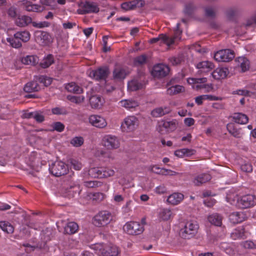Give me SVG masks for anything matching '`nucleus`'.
<instances>
[{
    "instance_id": "79ce46f5",
    "label": "nucleus",
    "mask_w": 256,
    "mask_h": 256,
    "mask_svg": "<svg viewBox=\"0 0 256 256\" xmlns=\"http://www.w3.org/2000/svg\"><path fill=\"white\" fill-rule=\"evenodd\" d=\"M36 78L38 80V82L43 84L46 86H50L52 82V79L46 76H36Z\"/></svg>"
},
{
    "instance_id": "c9c22d12",
    "label": "nucleus",
    "mask_w": 256,
    "mask_h": 256,
    "mask_svg": "<svg viewBox=\"0 0 256 256\" xmlns=\"http://www.w3.org/2000/svg\"><path fill=\"white\" fill-rule=\"evenodd\" d=\"M14 36L24 42H28L30 38V34L28 31L17 32Z\"/></svg>"
},
{
    "instance_id": "37998d69",
    "label": "nucleus",
    "mask_w": 256,
    "mask_h": 256,
    "mask_svg": "<svg viewBox=\"0 0 256 256\" xmlns=\"http://www.w3.org/2000/svg\"><path fill=\"white\" fill-rule=\"evenodd\" d=\"M84 140L82 136H75L70 140V144L75 147H80L84 144Z\"/></svg>"
},
{
    "instance_id": "473e14b6",
    "label": "nucleus",
    "mask_w": 256,
    "mask_h": 256,
    "mask_svg": "<svg viewBox=\"0 0 256 256\" xmlns=\"http://www.w3.org/2000/svg\"><path fill=\"white\" fill-rule=\"evenodd\" d=\"M22 62L24 64L35 66L38 62V58L36 56H27L22 59Z\"/></svg>"
},
{
    "instance_id": "0eeeda50",
    "label": "nucleus",
    "mask_w": 256,
    "mask_h": 256,
    "mask_svg": "<svg viewBox=\"0 0 256 256\" xmlns=\"http://www.w3.org/2000/svg\"><path fill=\"white\" fill-rule=\"evenodd\" d=\"M256 204V196L252 194H246L238 200V205L241 208H248Z\"/></svg>"
},
{
    "instance_id": "0e129e2a",
    "label": "nucleus",
    "mask_w": 256,
    "mask_h": 256,
    "mask_svg": "<svg viewBox=\"0 0 256 256\" xmlns=\"http://www.w3.org/2000/svg\"><path fill=\"white\" fill-rule=\"evenodd\" d=\"M84 186L88 188H96L98 187L100 185V182L98 181H87L85 182Z\"/></svg>"
},
{
    "instance_id": "72a5a7b5",
    "label": "nucleus",
    "mask_w": 256,
    "mask_h": 256,
    "mask_svg": "<svg viewBox=\"0 0 256 256\" xmlns=\"http://www.w3.org/2000/svg\"><path fill=\"white\" fill-rule=\"evenodd\" d=\"M0 228L4 232L8 234H12L14 231L13 226L6 221H0Z\"/></svg>"
},
{
    "instance_id": "ddd939ff",
    "label": "nucleus",
    "mask_w": 256,
    "mask_h": 256,
    "mask_svg": "<svg viewBox=\"0 0 256 256\" xmlns=\"http://www.w3.org/2000/svg\"><path fill=\"white\" fill-rule=\"evenodd\" d=\"M36 40L42 46H46L52 42V38L49 33L44 31L36 32Z\"/></svg>"
},
{
    "instance_id": "412c9836",
    "label": "nucleus",
    "mask_w": 256,
    "mask_h": 256,
    "mask_svg": "<svg viewBox=\"0 0 256 256\" xmlns=\"http://www.w3.org/2000/svg\"><path fill=\"white\" fill-rule=\"evenodd\" d=\"M32 22V18L25 15L18 16L15 20L16 24L20 27H25Z\"/></svg>"
},
{
    "instance_id": "c756f323",
    "label": "nucleus",
    "mask_w": 256,
    "mask_h": 256,
    "mask_svg": "<svg viewBox=\"0 0 256 256\" xmlns=\"http://www.w3.org/2000/svg\"><path fill=\"white\" fill-rule=\"evenodd\" d=\"M65 88L68 92L74 94H81L83 92L82 88L74 82L67 84L65 86Z\"/></svg>"
},
{
    "instance_id": "de8ad7c7",
    "label": "nucleus",
    "mask_w": 256,
    "mask_h": 256,
    "mask_svg": "<svg viewBox=\"0 0 256 256\" xmlns=\"http://www.w3.org/2000/svg\"><path fill=\"white\" fill-rule=\"evenodd\" d=\"M18 38H7L6 40L10 44L11 46L15 48H19L22 46V44Z\"/></svg>"
},
{
    "instance_id": "393cba45",
    "label": "nucleus",
    "mask_w": 256,
    "mask_h": 256,
    "mask_svg": "<svg viewBox=\"0 0 256 256\" xmlns=\"http://www.w3.org/2000/svg\"><path fill=\"white\" fill-rule=\"evenodd\" d=\"M226 128L232 136L236 138H240L242 136L241 129L238 128L236 126L234 123H229L226 126Z\"/></svg>"
},
{
    "instance_id": "7ed1b4c3",
    "label": "nucleus",
    "mask_w": 256,
    "mask_h": 256,
    "mask_svg": "<svg viewBox=\"0 0 256 256\" xmlns=\"http://www.w3.org/2000/svg\"><path fill=\"white\" fill-rule=\"evenodd\" d=\"M139 122L135 116H128L126 118L121 124L122 132H129L134 131L138 128Z\"/></svg>"
},
{
    "instance_id": "5fc2aeb1",
    "label": "nucleus",
    "mask_w": 256,
    "mask_h": 256,
    "mask_svg": "<svg viewBox=\"0 0 256 256\" xmlns=\"http://www.w3.org/2000/svg\"><path fill=\"white\" fill-rule=\"evenodd\" d=\"M238 62H240V67L242 72L246 71L249 68V62L244 58H240Z\"/></svg>"
},
{
    "instance_id": "5701e85b",
    "label": "nucleus",
    "mask_w": 256,
    "mask_h": 256,
    "mask_svg": "<svg viewBox=\"0 0 256 256\" xmlns=\"http://www.w3.org/2000/svg\"><path fill=\"white\" fill-rule=\"evenodd\" d=\"M211 179V176L208 174H202L196 176L193 180L194 184L200 186L208 182Z\"/></svg>"
},
{
    "instance_id": "4468645a",
    "label": "nucleus",
    "mask_w": 256,
    "mask_h": 256,
    "mask_svg": "<svg viewBox=\"0 0 256 256\" xmlns=\"http://www.w3.org/2000/svg\"><path fill=\"white\" fill-rule=\"evenodd\" d=\"M64 188L65 189L66 192L71 193L72 192H76L77 189V186L74 183L72 177L71 175L66 176L64 178Z\"/></svg>"
},
{
    "instance_id": "3c124183",
    "label": "nucleus",
    "mask_w": 256,
    "mask_h": 256,
    "mask_svg": "<svg viewBox=\"0 0 256 256\" xmlns=\"http://www.w3.org/2000/svg\"><path fill=\"white\" fill-rule=\"evenodd\" d=\"M192 151V150H189L188 148H182L176 150L174 152V154L178 157L182 158L186 154V156L190 155V152Z\"/></svg>"
},
{
    "instance_id": "c03bdc74",
    "label": "nucleus",
    "mask_w": 256,
    "mask_h": 256,
    "mask_svg": "<svg viewBox=\"0 0 256 256\" xmlns=\"http://www.w3.org/2000/svg\"><path fill=\"white\" fill-rule=\"evenodd\" d=\"M183 88L182 86L176 85L168 88L167 90V92L170 95L176 94L181 92Z\"/></svg>"
},
{
    "instance_id": "58836bf2",
    "label": "nucleus",
    "mask_w": 256,
    "mask_h": 256,
    "mask_svg": "<svg viewBox=\"0 0 256 256\" xmlns=\"http://www.w3.org/2000/svg\"><path fill=\"white\" fill-rule=\"evenodd\" d=\"M142 84L138 80H133L128 83V88L132 91H136L141 89Z\"/></svg>"
},
{
    "instance_id": "9b49d317",
    "label": "nucleus",
    "mask_w": 256,
    "mask_h": 256,
    "mask_svg": "<svg viewBox=\"0 0 256 256\" xmlns=\"http://www.w3.org/2000/svg\"><path fill=\"white\" fill-rule=\"evenodd\" d=\"M102 143L104 147L108 150L118 148L120 146V142L116 136L106 135L102 138Z\"/></svg>"
},
{
    "instance_id": "69168bd1",
    "label": "nucleus",
    "mask_w": 256,
    "mask_h": 256,
    "mask_svg": "<svg viewBox=\"0 0 256 256\" xmlns=\"http://www.w3.org/2000/svg\"><path fill=\"white\" fill-rule=\"evenodd\" d=\"M256 24V14L248 18L245 24L246 26H250Z\"/></svg>"
},
{
    "instance_id": "dca6fc26",
    "label": "nucleus",
    "mask_w": 256,
    "mask_h": 256,
    "mask_svg": "<svg viewBox=\"0 0 256 256\" xmlns=\"http://www.w3.org/2000/svg\"><path fill=\"white\" fill-rule=\"evenodd\" d=\"M21 2L25 10L28 12H40L44 9V7L38 4H32V2L27 0H23Z\"/></svg>"
},
{
    "instance_id": "f257e3e1",
    "label": "nucleus",
    "mask_w": 256,
    "mask_h": 256,
    "mask_svg": "<svg viewBox=\"0 0 256 256\" xmlns=\"http://www.w3.org/2000/svg\"><path fill=\"white\" fill-rule=\"evenodd\" d=\"M112 216L110 212L104 210L100 212L93 218V224L96 226H104L112 220Z\"/></svg>"
},
{
    "instance_id": "9d476101",
    "label": "nucleus",
    "mask_w": 256,
    "mask_h": 256,
    "mask_svg": "<svg viewBox=\"0 0 256 256\" xmlns=\"http://www.w3.org/2000/svg\"><path fill=\"white\" fill-rule=\"evenodd\" d=\"M170 70V68L167 66L158 64L154 66L152 74L154 78H160L166 76Z\"/></svg>"
},
{
    "instance_id": "4c0bfd02",
    "label": "nucleus",
    "mask_w": 256,
    "mask_h": 256,
    "mask_svg": "<svg viewBox=\"0 0 256 256\" xmlns=\"http://www.w3.org/2000/svg\"><path fill=\"white\" fill-rule=\"evenodd\" d=\"M102 170L101 168H92L88 170V174L90 178H100L101 170Z\"/></svg>"
},
{
    "instance_id": "aec40b11",
    "label": "nucleus",
    "mask_w": 256,
    "mask_h": 256,
    "mask_svg": "<svg viewBox=\"0 0 256 256\" xmlns=\"http://www.w3.org/2000/svg\"><path fill=\"white\" fill-rule=\"evenodd\" d=\"M246 215L243 212H234L229 216V219L233 224H238L244 221Z\"/></svg>"
},
{
    "instance_id": "b1692460",
    "label": "nucleus",
    "mask_w": 256,
    "mask_h": 256,
    "mask_svg": "<svg viewBox=\"0 0 256 256\" xmlns=\"http://www.w3.org/2000/svg\"><path fill=\"white\" fill-rule=\"evenodd\" d=\"M170 112L171 110L169 107H159L153 110L151 112V114L154 117L158 118L168 114Z\"/></svg>"
},
{
    "instance_id": "e433bc0d",
    "label": "nucleus",
    "mask_w": 256,
    "mask_h": 256,
    "mask_svg": "<svg viewBox=\"0 0 256 256\" xmlns=\"http://www.w3.org/2000/svg\"><path fill=\"white\" fill-rule=\"evenodd\" d=\"M121 106L130 109L138 106L137 102L132 100H125L120 102Z\"/></svg>"
},
{
    "instance_id": "20e7f679",
    "label": "nucleus",
    "mask_w": 256,
    "mask_h": 256,
    "mask_svg": "<svg viewBox=\"0 0 256 256\" xmlns=\"http://www.w3.org/2000/svg\"><path fill=\"white\" fill-rule=\"evenodd\" d=\"M49 170L52 174L58 177L66 174L68 168L64 162L56 161L50 166Z\"/></svg>"
},
{
    "instance_id": "6e6d98bb",
    "label": "nucleus",
    "mask_w": 256,
    "mask_h": 256,
    "mask_svg": "<svg viewBox=\"0 0 256 256\" xmlns=\"http://www.w3.org/2000/svg\"><path fill=\"white\" fill-rule=\"evenodd\" d=\"M195 6L192 2H190L185 6L184 12L186 15L190 16L192 14Z\"/></svg>"
},
{
    "instance_id": "c85d7f7f",
    "label": "nucleus",
    "mask_w": 256,
    "mask_h": 256,
    "mask_svg": "<svg viewBox=\"0 0 256 256\" xmlns=\"http://www.w3.org/2000/svg\"><path fill=\"white\" fill-rule=\"evenodd\" d=\"M90 104L92 108H98L102 104V101L100 96L94 95L90 98Z\"/></svg>"
},
{
    "instance_id": "bb28decb",
    "label": "nucleus",
    "mask_w": 256,
    "mask_h": 256,
    "mask_svg": "<svg viewBox=\"0 0 256 256\" xmlns=\"http://www.w3.org/2000/svg\"><path fill=\"white\" fill-rule=\"evenodd\" d=\"M230 236L233 240L246 238V236L244 228L242 226L234 230V231L231 233Z\"/></svg>"
},
{
    "instance_id": "6ab92c4d",
    "label": "nucleus",
    "mask_w": 256,
    "mask_h": 256,
    "mask_svg": "<svg viewBox=\"0 0 256 256\" xmlns=\"http://www.w3.org/2000/svg\"><path fill=\"white\" fill-rule=\"evenodd\" d=\"M240 10L236 6L228 8L225 12L226 18L230 21H234L236 17L240 14Z\"/></svg>"
},
{
    "instance_id": "603ef678",
    "label": "nucleus",
    "mask_w": 256,
    "mask_h": 256,
    "mask_svg": "<svg viewBox=\"0 0 256 256\" xmlns=\"http://www.w3.org/2000/svg\"><path fill=\"white\" fill-rule=\"evenodd\" d=\"M198 68H208V70H210L214 68V64L212 62L208 61H204L200 62L198 64Z\"/></svg>"
},
{
    "instance_id": "f8f14e48",
    "label": "nucleus",
    "mask_w": 256,
    "mask_h": 256,
    "mask_svg": "<svg viewBox=\"0 0 256 256\" xmlns=\"http://www.w3.org/2000/svg\"><path fill=\"white\" fill-rule=\"evenodd\" d=\"M110 74L109 69L107 67L99 68L90 72V76L96 80H106Z\"/></svg>"
},
{
    "instance_id": "cd10ccee",
    "label": "nucleus",
    "mask_w": 256,
    "mask_h": 256,
    "mask_svg": "<svg viewBox=\"0 0 256 256\" xmlns=\"http://www.w3.org/2000/svg\"><path fill=\"white\" fill-rule=\"evenodd\" d=\"M78 229V226L74 222H70L65 226L64 234H75Z\"/></svg>"
},
{
    "instance_id": "f704fd0d",
    "label": "nucleus",
    "mask_w": 256,
    "mask_h": 256,
    "mask_svg": "<svg viewBox=\"0 0 256 256\" xmlns=\"http://www.w3.org/2000/svg\"><path fill=\"white\" fill-rule=\"evenodd\" d=\"M126 75V70L120 68H116L113 72V76L116 80L124 79Z\"/></svg>"
},
{
    "instance_id": "338daca9",
    "label": "nucleus",
    "mask_w": 256,
    "mask_h": 256,
    "mask_svg": "<svg viewBox=\"0 0 256 256\" xmlns=\"http://www.w3.org/2000/svg\"><path fill=\"white\" fill-rule=\"evenodd\" d=\"M40 1L42 4L51 6L52 8H54L56 5L55 0H40Z\"/></svg>"
},
{
    "instance_id": "49530a36",
    "label": "nucleus",
    "mask_w": 256,
    "mask_h": 256,
    "mask_svg": "<svg viewBox=\"0 0 256 256\" xmlns=\"http://www.w3.org/2000/svg\"><path fill=\"white\" fill-rule=\"evenodd\" d=\"M67 98L72 102L78 104L84 101V96H73L69 95L67 96Z\"/></svg>"
},
{
    "instance_id": "052dcab7",
    "label": "nucleus",
    "mask_w": 256,
    "mask_h": 256,
    "mask_svg": "<svg viewBox=\"0 0 256 256\" xmlns=\"http://www.w3.org/2000/svg\"><path fill=\"white\" fill-rule=\"evenodd\" d=\"M38 122L40 123L44 120V116L40 111H35L34 118Z\"/></svg>"
},
{
    "instance_id": "2eb2a0df",
    "label": "nucleus",
    "mask_w": 256,
    "mask_h": 256,
    "mask_svg": "<svg viewBox=\"0 0 256 256\" xmlns=\"http://www.w3.org/2000/svg\"><path fill=\"white\" fill-rule=\"evenodd\" d=\"M88 120L92 125L98 128H104L107 124L106 120L98 115H92L89 117Z\"/></svg>"
},
{
    "instance_id": "423d86ee",
    "label": "nucleus",
    "mask_w": 256,
    "mask_h": 256,
    "mask_svg": "<svg viewBox=\"0 0 256 256\" xmlns=\"http://www.w3.org/2000/svg\"><path fill=\"white\" fill-rule=\"evenodd\" d=\"M102 256H116L118 254V248L112 244L102 245L98 244L96 246Z\"/></svg>"
},
{
    "instance_id": "a19ab883",
    "label": "nucleus",
    "mask_w": 256,
    "mask_h": 256,
    "mask_svg": "<svg viewBox=\"0 0 256 256\" xmlns=\"http://www.w3.org/2000/svg\"><path fill=\"white\" fill-rule=\"evenodd\" d=\"M102 170L100 175V178H106L112 176L114 174V171L112 169L107 168H101Z\"/></svg>"
},
{
    "instance_id": "7c9ffc66",
    "label": "nucleus",
    "mask_w": 256,
    "mask_h": 256,
    "mask_svg": "<svg viewBox=\"0 0 256 256\" xmlns=\"http://www.w3.org/2000/svg\"><path fill=\"white\" fill-rule=\"evenodd\" d=\"M208 222L216 226H221L222 224V217L218 214H214L208 218Z\"/></svg>"
},
{
    "instance_id": "f3484780",
    "label": "nucleus",
    "mask_w": 256,
    "mask_h": 256,
    "mask_svg": "<svg viewBox=\"0 0 256 256\" xmlns=\"http://www.w3.org/2000/svg\"><path fill=\"white\" fill-rule=\"evenodd\" d=\"M150 42L151 44L159 42L160 45L164 43L170 46L174 44V40L170 39V38L166 34H161L157 38L150 39Z\"/></svg>"
},
{
    "instance_id": "774afa93",
    "label": "nucleus",
    "mask_w": 256,
    "mask_h": 256,
    "mask_svg": "<svg viewBox=\"0 0 256 256\" xmlns=\"http://www.w3.org/2000/svg\"><path fill=\"white\" fill-rule=\"evenodd\" d=\"M241 170L245 172H250L252 170V166L248 163H246L240 166Z\"/></svg>"
},
{
    "instance_id": "8fccbe9b",
    "label": "nucleus",
    "mask_w": 256,
    "mask_h": 256,
    "mask_svg": "<svg viewBox=\"0 0 256 256\" xmlns=\"http://www.w3.org/2000/svg\"><path fill=\"white\" fill-rule=\"evenodd\" d=\"M147 56L146 54H142L136 57L134 60V64L135 65H142L146 62Z\"/></svg>"
},
{
    "instance_id": "4be33fe9",
    "label": "nucleus",
    "mask_w": 256,
    "mask_h": 256,
    "mask_svg": "<svg viewBox=\"0 0 256 256\" xmlns=\"http://www.w3.org/2000/svg\"><path fill=\"white\" fill-rule=\"evenodd\" d=\"M228 73V68H218L212 73V75L214 79L220 80L226 78Z\"/></svg>"
},
{
    "instance_id": "09e8293b",
    "label": "nucleus",
    "mask_w": 256,
    "mask_h": 256,
    "mask_svg": "<svg viewBox=\"0 0 256 256\" xmlns=\"http://www.w3.org/2000/svg\"><path fill=\"white\" fill-rule=\"evenodd\" d=\"M180 24L178 23L176 24V28L174 30V36L172 38H170V39L174 40V44L176 40H180L181 38V34H182V30H180Z\"/></svg>"
},
{
    "instance_id": "864d4df0",
    "label": "nucleus",
    "mask_w": 256,
    "mask_h": 256,
    "mask_svg": "<svg viewBox=\"0 0 256 256\" xmlns=\"http://www.w3.org/2000/svg\"><path fill=\"white\" fill-rule=\"evenodd\" d=\"M134 2L133 0L124 2L122 4L121 8L124 10H134Z\"/></svg>"
},
{
    "instance_id": "1a4fd4ad",
    "label": "nucleus",
    "mask_w": 256,
    "mask_h": 256,
    "mask_svg": "<svg viewBox=\"0 0 256 256\" xmlns=\"http://www.w3.org/2000/svg\"><path fill=\"white\" fill-rule=\"evenodd\" d=\"M124 230L129 234L138 235L144 232V228L140 223L132 222L125 224Z\"/></svg>"
},
{
    "instance_id": "f03ea898",
    "label": "nucleus",
    "mask_w": 256,
    "mask_h": 256,
    "mask_svg": "<svg viewBox=\"0 0 256 256\" xmlns=\"http://www.w3.org/2000/svg\"><path fill=\"white\" fill-rule=\"evenodd\" d=\"M81 8L77 10V12L80 14H85L90 13H98L99 10L98 5L94 2L86 1L80 2L78 4Z\"/></svg>"
},
{
    "instance_id": "a878e982",
    "label": "nucleus",
    "mask_w": 256,
    "mask_h": 256,
    "mask_svg": "<svg viewBox=\"0 0 256 256\" xmlns=\"http://www.w3.org/2000/svg\"><path fill=\"white\" fill-rule=\"evenodd\" d=\"M184 195L181 193L175 192L170 194L167 198V202L173 205L179 204L183 199Z\"/></svg>"
},
{
    "instance_id": "4d7b16f0",
    "label": "nucleus",
    "mask_w": 256,
    "mask_h": 256,
    "mask_svg": "<svg viewBox=\"0 0 256 256\" xmlns=\"http://www.w3.org/2000/svg\"><path fill=\"white\" fill-rule=\"evenodd\" d=\"M160 217L164 220H167L170 218L172 215L171 211L168 209H164L160 212Z\"/></svg>"
},
{
    "instance_id": "2f4dec72",
    "label": "nucleus",
    "mask_w": 256,
    "mask_h": 256,
    "mask_svg": "<svg viewBox=\"0 0 256 256\" xmlns=\"http://www.w3.org/2000/svg\"><path fill=\"white\" fill-rule=\"evenodd\" d=\"M232 118L234 122L242 124H246L248 120V116L242 113L234 114Z\"/></svg>"
},
{
    "instance_id": "bf43d9fd",
    "label": "nucleus",
    "mask_w": 256,
    "mask_h": 256,
    "mask_svg": "<svg viewBox=\"0 0 256 256\" xmlns=\"http://www.w3.org/2000/svg\"><path fill=\"white\" fill-rule=\"evenodd\" d=\"M52 127L53 130L58 132H62L64 130V125L61 122H57L52 124Z\"/></svg>"
},
{
    "instance_id": "e2e57ef3",
    "label": "nucleus",
    "mask_w": 256,
    "mask_h": 256,
    "mask_svg": "<svg viewBox=\"0 0 256 256\" xmlns=\"http://www.w3.org/2000/svg\"><path fill=\"white\" fill-rule=\"evenodd\" d=\"M32 26L37 28H43L44 27H48L50 26V24L47 22H42L37 23L35 22H32Z\"/></svg>"
},
{
    "instance_id": "680f3d73",
    "label": "nucleus",
    "mask_w": 256,
    "mask_h": 256,
    "mask_svg": "<svg viewBox=\"0 0 256 256\" xmlns=\"http://www.w3.org/2000/svg\"><path fill=\"white\" fill-rule=\"evenodd\" d=\"M70 163L72 166L73 168L76 170H79L81 169L82 167V164L76 160H70Z\"/></svg>"
},
{
    "instance_id": "a18cd8bd",
    "label": "nucleus",
    "mask_w": 256,
    "mask_h": 256,
    "mask_svg": "<svg viewBox=\"0 0 256 256\" xmlns=\"http://www.w3.org/2000/svg\"><path fill=\"white\" fill-rule=\"evenodd\" d=\"M204 14L207 18H214L216 17V10L212 7H206L204 8Z\"/></svg>"
},
{
    "instance_id": "13d9d810",
    "label": "nucleus",
    "mask_w": 256,
    "mask_h": 256,
    "mask_svg": "<svg viewBox=\"0 0 256 256\" xmlns=\"http://www.w3.org/2000/svg\"><path fill=\"white\" fill-rule=\"evenodd\" d=\"M188 82L190 84H204L207 82V78H190L188 80Z\"/></svg>"
},
{
    "instance_id": "ea45409f",
    "label": "nucleus",
    "mask_w": 256,
    "mask_h": 256,
    "mask_svg": "<svg viewBox=\"0 0 256 256\" xmlns=\"http://www.w3.org/2000/svg\"><path fill=\"white\" fill-rule=\"evenodd\" d=\"M54 62V58L52 55H48L46 58L43 60L40 63V66L44 68L49 67Z\"/></svg>"
},
{
    "instance_id": "a211bd4d",
    "label": "nucleus",
    "mask_w": 256,
    "mask_h": 256,
    "mask_svg": "<svg viewBox=\"0 0 256 256\" xmlns=\"http://www.w3.org/2000/svg\"><path fill=\"white\" fill-rule=\"evenodd\" d=\"M38 82V80L35 78L34 80L26 84L24 88V91L28 93L39 91L40 90V86Z\"/></svg>"
},
{
    "instance_id": "39448f33",
    "label": "nucleus",
    "mask_w": 256,
    "mask_h": 256,
    "mask_svg": "<svg viewBox=\"0 0 256 256\" xmlns=\"http://www.w3.org/2000/svg\"><path fill=\"white\" fill-rule=\"evenodd\" d=\"M198 229V226L192 222H188L186 223L184 228L180 230L182 236L185 239H190L192 238Z\"/></svg>"
},
{
    "instance_id": "6e6552de",
    "label": "nucleus",
    "mask_w": 256,
    "mask_h": 256,
    "mask_svg": "<svg viewBox=\"0 0 256 256\" xmlns=\"http://www.w3.org/2000/svg\"><path fill=\"white\" fill-rule=\"evenodd\" d=\"M234 57L233 50L230 49L222 50L215 53L214 58L218 62H228Z\"/></svg>"
}]
</instances>
